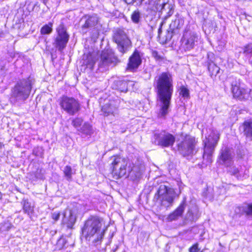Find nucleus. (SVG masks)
Listing matches in <instances>:
<instances>
[{
	"mask_svg": "<svg viewBox=\"0 0 252 252\" xmlns=\"http://www.w3.org/2000/svg\"><path fill=\"white\" fill-rule=\"evenodd\" d=\"M159 4V6L161 7V12L162 13H166V15L165 16V19H167L170 17L173 13V6L168 3L163 2L162 3H158Z\"/></svg>",
	"mask_w": 252,
	"mask_h": 252,
	"instance_id": "bb28decb",
	"label": "nucleus"
},
{
	"mask_svg": "<svg viewBox=\"0 0 252 252\" xmlns=\"http://www.w3.org/2000/svg\"><path fill=\"white\" fill-rule=\"evenodd\" d=\"M127 4H132L136 2L137 0H124Z\"/></svg>",
	"mask_w": 252,
	"mask_h": 252,
	"instance_id": "c03bdc74",
	"label": "nucleus"
},
{
	"mask_svg": "<svg viewBox=\"0 0 252 252\" xmlns=\"http://www.w3.org/2000/svg\"><path fill=\"white\" fill-rule=\"evenodd\" d=\"M234 154L231 149L227 147H223L218 158V162L222 165L229 166L233 163Z\"/></svg>",
	"mask_w": 252,
	"mask_h": 252,
	"instance_id": "4468645a",
	"label": "nucleus"
},
{
	"mask_svg": "<svg viewBox=\"0 0 252 252\" xmlns=\"http://www.w3.org/2000/svg\"><path fill=\"white\" fill-rule=\"evenodd\" d=\"M44 170L42 169L38 168L35 172V177L37 179H43L44 178Z\"/></svg>",
	"mask_w": 252,
	"mask_h": 252,
	"instance_id": "4c0bfd02",
	"label": "nucleus"
},
{
	"mask_svg": "<svg viewBox=\"0 0 252 252\" xmlns=\"http://www.w3.org/2000/svg\"><path fill=\"white\" fill-rule=\"evenodd\" d=\"M78 131L86 136H91L93 134L94 130L92 126L88 122H84L82 126L78 129Z\"/></svg>",
	"mask_w": 252,
	"mask_h": 252,
	"instance_id": "a878e982",
	"label": "nucleus"
},
{
	"mask_svg": "<svg viewBox=\"0 0 252 252\" xmlns=\"http://www.w3.org/2000/svg\"><path fill=\"white\" fill-rule=\"evenodd\" d=\"M208 69L210 73L211 76H216L220 72V67L214 63L211 62L208 63Z\"/></svg>",
	"mask_w": 252,
	"mask_h": 252,
	"instance_id": "c756f323",
	"label": "nucleus"
},
{
	"mask_svg": "<svg viewBox=\"0 0 252 252\" xmlns=\"http://www.w3.org/2000/svg\"><path fill=\"white\" fill-rule=\"evenodd\" d=\"M241 128L243 130L244 135L252 140V120L245 121L241 126Z\"/></svg>",
	"mask_w": 252,
	"mask_h": 252,
	"instance_id": "393cba45",
	"label": "nucleus"
},
{
	"mask_svg": "<svg viewBox=\"0 0 252 252\" xmlns=\"http://www.w3.org/2000/svg\"><path fill=\"white\" fill-rule=\"evenodd\" d=\"M197 39L198 36L196 33L187 32L183 36L182 45L186 50H190L193 48Z\"/></svg>",
	"mask_w": 252,
	"mask_h": 252,
	"instance_id": "a211bd4d",
	"label": "nucleus"
},
{
	"mask_svg": "<svg viewBox=\"0 0 252 252\" xmlns=\"http://www.w3.org/2000/svg\"><path fill=\"white\" fill-rule=\"evenodd\" d=\"M84 24L81 28V32L86 34L89 32L93 40L96 39L100 32L102 31V25L100 19L96 14L85 15L83 17Z\"/></svg>",
	"mask_w": 252,
	"mask_h": 252,
	"instance_id": "20e7f679",
	"label": "nucleus"
},
{
	"mask_svg": "<svg viewBox=\"0 0 252 252\" xmlns=\"http://www.w3.org/2000/svg\"><path fill=\"white\" fill-rule=\"evenodd\" d=\"M220 133L217 130H212L204 141L203 160H206V164L212 161V155L220 139Z\"/></svg>",
	"mask_w": 252,
	"mask_h": 252,
	"instance_id": "423d86ee",
	"label": "nucleus"
},
{
	"mask_svg": "<svg viewBox=\"0 0 252 252\" xmlns=\"http://www.w3.org/2000/svg\"><path fill=\"white\" fill-rule=\"evenodd\" d=\"M154 86L157 94L158 116L164 117L168 113L171 97L174 92L173 80L171 74L162 72L155 78Z\"/></svg>",
	"mask_w": 252,
	"mask_h": 252,
	"instance_id": "f257e3e1",
	"label": "nucleus"
},
{
	"mask_svg": "<svg viewBox=\"0 0 252 252\" xmlns=\"http://www.w3.org/2000/svg\"><path fill=\"white\" fill-rule=\"evenodd\" d=\"M113 40L117 44L118 49L123 55L131 48V42L124 30L117 29L113 34Z\"/></svg>",
	"mask_w": 252,
	"mask_h": 252,
	"instance_id": "6e6552de",
	"label": "nucleus"
},
{
	"mask_svg": "<svg viewBox=\"0 0 252 252\" xmlns=\"http://www.w3.org/2000/svg\"><path fill=\"white\" fill-rule=\"evenodd\" d=\"M199 250L198 248V245L196 244L193 245L189 249V252H199Z\"/></svg>",
	"mask_w": 252,
	"mask_h": 252,
	"instance_id": "79ce46f5",
	"label": "nucleus"
},
{
	"mask_svg": "<svg viewBox=\"0 0 252 252\" xmlns=\"http://www.w3.org/2000/svg\"><path fill=\"white\" fill-rule=\"evenodd\" d=\"M22 203L24 212L29 216L32 214L33 212V207L31 203L28 200L24 199Z\"/></svg>",
	"mask_w": 252,
	"mask_h": 252,
	"instance_id": "cd10ccee",
	"label": "nucleus"
},
{
	"mask_svg": "<svg viewBox=\"0 0 252 252\" xmlns=\"http://www.w3.org/2000/svg\"><path fill=\"white\" fill-rule=\"evenodd\" d=\"M152 55L153 57L157 61H161L163 59V56L160 55L157 51L153 50Z\"/></svg>",
	"mask_w": 252,
	"mask_h": 252,
	"instance_id": "58836bf2",
	"label": "nucleus"
},
{
	"mask_svg": "<svg viewBox=\"0 0 252 252\" xmlns=\"http://www.w3.org/2000/svg\"><path fill=\"white\" fill-rule=\"evenodd\" d=\"M180 94L184 98H188L189 97V90L185 86H181L180 88Z\"/></svg>",
	"mask_w": 252,
	"mask_h": 252,
	"instance_id": "c9c22d12",
	"label": "nucleus"
},
{
	"mask_svg": "<svg viewBox=\"0 0 252 252\" xmlns=\"http://www.w3.org/2000/svg\"><path fill=\"white\" fill-rule=\"evenodd\" d=\"M237 209L240 210V207H238Z\"/></svg>",
	"mask_w": 252,
	"mask_h": 252,
	"instance_id": "09e8293b",
	"label": "nucleus"
},
{
	"mask_svg": "<svg viewBox=\"0 0 252 252\" xmlns=\"http://www.w3.org/2000/svg\"><path fill=\"white\" fill-rule=\"evenodd\" d=\"M57 36L55 39L56 47L60 51L65 47L69 39V35L63 24H61L57 28Z\"/></svg>",
	"mask_w": 252,
	"mask_h": 252,
	"instance_id": "ddd939ff",
	"label": "nucleus"
},
{
	"mask_svg": "<svg viewBox=\"0 0 252 252\" xmlns=\"http://www.w3.org/2000/svg\"><path fill=\"white\" fill-rule=\"evenodd\" d=\"M61 107L70 115H74L80 109L79 101L72 97L63 96L59 99Z\"/></svg>",
	"mask_w": 252,
	"mask_h": 252,
	"instance_id": "9d476101",
	"label": "nucleus"
},
{
	"mask_svg": "<svg viewBox=\"0 0 252 252\" xmlns=\"http://www.w3.org/2000/svg\"><path fill=\"white\" fill-rule=\"evenodd\" d=\"M120 61L111 49L101 52L98 61V67L100 71L103 72L115 66Z\"/></svg>",
	"mask_w": 252,
	"mask_h": 252,
	"instance_id": "0eeeda50",
	"label": "nucleus"
},
{
	"mask_svg": "<svg viewBox=\"0 0 252 252\" xmlns=\"http://www.w3.org/2000/svg\"><path fill=\"white\" fill-rule=\"evenodd\" d=\"M63 171L65 178L68 181H71L72 180V175L75 174L76 173V170L72 168L69 165L65 166L64 167Z\"/></svg>",
	"mask_w": 252,
	"mask_h": 252,
	"instance_id": "c85d7f7f",
	"label": "nucleus"
},
{
	"mask_svg": "<svg viewBox=\"0 0 252 252\" xmlns=\"http://www.w3.org/2000/svg\"><path fill=\"white\" fill-rule=\"evenodd\" d=\"M185 201H183L175 211L168 215V217L167 218V220L169 221H171L177 220L182 215L185 209Z\"/></svg>",
	"mask_w": 252,
	"mask_h": 252,
	"instance_id": "b1692460",
	"label": "nucleus"
},
{
	"mask_svg": "<svg viewBox=\"0 0 252 252\" xmlns=\"http://www.w3.org/2000/svg\"><path fill=\"white\" fill-rule=\"evenodd\" d=\"M243 210L248 216H252V204H246L242 207Z\"/></svg>",
	"mask_w": 252,
	"mask_h": 252,
	"instance_id": "e433bc0d",
	"label": "nucleus"
},
{
	"mask_svg": "<svg viewBox=\"0 0 252 252\" xmlns=\"http://www.w3.org/2000/svg\"><path fill=\"white\" fill-rule=\"evenodd\" d=\"M184 20L179 15H176L175 19L173 20L169 26L168 33L166 35V40H170L173 35V33L176 32V30L181 29L184 25Z\"/></svg>",
	"mask_w": 252,
	"mask_h": 252,
	"instance_id": "6ab92c4d",
	"label": "nucleus"
},
{
	"mask_svg": "<svg viewBox=\"0 0 252 252\" xmlns=\"http://www.w3.org/2000/svg\"><path fill=\"white\" fill-rule=\"evenodd\" d=\"M154 136L155 144L162 147L172 146L175 141V136L164 130L155 133Z\"/></svg>",
	"mask_w": 252,
	"mask_h": 252,
	"instance_id": "f8f14e48",
	"label": "nucleus"
},
{
	"mask_svg": "<svg viewBox=\"0 0 252 252\" xmlns=\"http://www.w3.org/2000/svg\"><path fill=\"white\" fill-rule=\"evenodd\" d=\"M160 0H159V1H160Z\"/></svg>",
	"mask_w": 252,
	"mask_h": 252,
	"instance_id": "8fccbe9b",
	"label": "nucleus"
},
{
	"mask_svg": "<svg viewBox=\"0 0 252 252\" xmlns=\"http://www.w3.org/2000/svg\"><path fill=\"white\" fill-rule=\"evenodd\" d=\"M244 54L248 57H252V44H249L244 47Z\"/></svg>",
	"mask_w": 252,
	"mask_h": 252,
	"instance_id": "f704fd0d",
	"label": "nucleus"
},
{
	"mask_svg": "<svg viewBox=\"0 0 252 252\" xmlns=\"http://www.w3.org/2000/svg\"><path fill=\"white\" fill-rule=\"evenodd\" d=\"M111 168L112 174L117 178H121L126 175L127 160L120 156H114L111 158Z\"/></svg>",
	"mask_w": 252,
	"mask_h": 252,
	"instance_id": "1a4fd4ad",
	"label": "nucleus"
},
{
	"mask_svg": "<svg viewBox=\"0 0 252 252\" xmlns=\"http://www.w3.org/2000/svg\"><path fill=\"white\" fill-rule=\"evenodd\" d=\"M128 176L132 180L139 179L142 174L143 167L142 165H133L128 167Z\"/></svg>",
	"mask_w": 252,
	"mask_h": 252,
	"instance_id": "412c9836",
	"label": "nucleus"
},
{
	"mask_svg": "<svg viewBox=\"0 0 252 252\" xmlns=\"http://www.w3.org/2000/svg\"><path fill=\"white\" fill-rule=\"evenodd\" d=\"M2 146H3V145H2V143L0 142V150L2 148Z\"/></svg>",
	"mask_w": 252,
	"mask_h": 252,
	"instance_id": "49530a36",
	"label": "nucleus"
},
{
	"mask_svg": "<svg viewBox=\"0 0 252 252\" xmlns=\"http://www.w3.org/2000/svg\"><path fill=\"white\" fill-rule=\"evenodd\" d=\"M117 109V102L110 101L109 103L104 105L101 109L102 112L104 116H108L110 114H114Z\"/></svg>",
	"mask_w": 252,
	"mask_h": 252,
	"instance_id": "5701e85b",
	"label": "nucleus"
},
{
	"mask_svg": "<svg viewBox=\"0 0 252 252\" xmlns=\"http://www.w3.org/2000/svg\"><path fill=\"white\" fill-rule=\"evenodd\" d=\"M12 227V225L9 223H5L3 225L4 229L6 230H9Z\"/></svg>",
	"mask_w": 252,
	"mask_h": 252,
	"instance_id": "37998d69",
	"label": "nucleus"
},
{
	"mask_svg": "<svg viewBox=\"0 0 252 252\" xmlns=\"http://www.w3.org/2000/svg\"><path fill=\"white\" fill-rule=\"evenodd\" d=\"M2 197V194L1 193V192L0 191V199H1Z\"/></svg>",
	"mask_w": 252,
	"mask_h": 252,
	"instance_id": "de8ad7c7",
	"label": "nucleus"
},
{
	"mask_svg": "<svg viewBox=\"0 0 252 252\" xmlns=\"http://www.w3.org/2000/svg\"><path fill=\"white\" fill-rule=\"evenodd\" d=\"M34 80L31 77L19 80L11 90L10 101L13 103L24 102L30 96Z\"/></svg>",
	"mask_w": 252,
	"mask_h": 252,
	"instance_id": "7ed1b4c3",
	"label": "nucleus"
},
{
	"mask_svg": "<svg viewBox=\"0 0 252 252\" xmlns=\"http://www.w3.org/2000/svg\"><path fill=\"white\" fill-rule=\"evenodd\" d=\"M141 18V13L139 10L134 11L131 15L132 21L135 24H138L140 21Z\"/></svg>",
	"mask_w": 252,
	"mask_h": 252,
	"instance_id": "473e14b6",
	"label": "nucleus"
},
{
	"mask_svg": "<svg viewBox=\"0 0 252 252\" xmlns=\"http://www.w3.org/2000/svg\"><path fill=\"white\" fill-rule=\"evenodd\" d=\"M227 167V171L231 175L235 176L238 179H242L243 178H247L248 171L245 167L243 168L241 165H230Z\"/></svg>",
	"mask_w": 252,
	"mask_h": 252,
	"instance_id": "aec40b11",
	"label": "nucleus"
},
{
	"mask_svg": "<svg viewBox=\"0 0 252 252\" xmlns=\"http://www.w3.org/2000/svg\"><path fill=\"white\" fill-rule=\"evenodd\" d=\"M83 120L81 118H75L72 121V125L78 131V129L81 127L84 123Z\"/></svg>",
	"mask_w": 252,
	"mask_h": 252,
	"instance_id": "72a5a7b5",
	"label": "nucleus"
},
{
	"mask_svg": "<svg viewBox=\"0 0 252 252\" xmlns=\"http://www.w3.org/2000/svg\"><path fill=\"white\" fill-rule=\"evenodd\" d=\"M133 85L132 81H126L122 80H115L112 85V88L113 89L119 90L121 92L126 93L128 90V88Z\"/></svg>",
	"mask_w": 252,
	"mask_h": 252,
	"instance_id": "4be33fe9",
	"label": "nucleus"
},
{
	"mask_svg": "<svg viewBox=\"0 0 252 252\" xmlns=\"http://www.w3.org/2000/svg\"><path fill=\"white\" fill-rule=\"evenodd\" d=\"M65 244L66 240L65 239L63 238H60L57 242V246L59 249H61L65 246Z\"/></svg>",
	"mask_w": 252,
	"mask_h": 252,
	"instance_id": "ea45409f",
	"label": "nucleus"
},
{
	"mask_svg": "<svg viewBox=\"0 0 252 252\" xmlns=\"http://www.w3.org/2000/svg\"><path fill=\"white\" fill-rule=\"evenodd\" d=\"M61 214L59 212H54L51 214V218L55 222L58 221L60 217Z\"/></svg>",
	"mask_w": 252,
	"mask_h": 252,
	"instance_id": "a19ab883",
	"label": "nucleus"
},
{
	"mask_svg": "<svg viewBox=\"0 0 252 252\" xmlns=\"http://www.w3.org/2000/svg\"><path fill=\"white\" fill-rule=\"evenodd\" d=\"M195 146V139L190 135H186L183 141L177 144L178 150L184 157L193 154Z\"/></svg>",
	"mask_w": 252,
	"mask_h": 252,
	"instance_id": "9b49d317",
	"label": "nucleus"
},
{
	"mask_svg": "<svg viewBox=\"0 0 252 252\" xmlns=\"http://www.w3.org/2000/svg\"><path fill=\"white\" fill-rule=\"evenodd\" d=\"M175 197V192L173 189L161 185L155 195L154 200H159L161 206L167 208L172 206Z\"/></svg>",
	"mask_w": 252,
	"mask_h": 252,
	"instance_id": "39448f33",
	"label": "nucleus"
},
{
	"mask_svg": "<svg viewBox=\"0 0 252 252\" xmlns=\"http://www.w3.org/2000/svg\"><path fill=\"white\" fill-rule=\"evenodd\" d=\"M106 229L107 227L104 226L103 219L93 216L86 221L82 230L86 240L97 246L101 244Z\"/></svg>",
	"mask_w": 252,
	"mask_h": 252,
	"instance_id": "f03ea898",
	"label": "nucleus"
},
{
	"mask_svg": "<svg viewBox=\"0 0 252 252\" xmlns=\"http://www.w3.org/2000/svg\"><path fill=\"white\" fill-rule=\"evenodd\" d=\"M95 61V58L93 55H90L87 57V59L85 61L84 63L85 64L87 68L90 70H92L94 68Z\"/></svg>",
	"mask_w": 252,
	"mask_h": 252,
	"instance_id": "7c9ffc66",
	"label": "nucleus"
},
{
	"mask_svg": "<svg viewBox=\"0 0 252 252\" xmlns=\"http://www.w3.org/2000/svg\"><path fill=\"white\" fill-rule=\"evenodd\" d=\"M53 23L49 22L48 24H46L43 26L40 29V32L41 34H48L52 32L53 29Z\"/></svg>",
	"mask_w": 252,
	"mask_h": 252,
	"instance_id": "2f4dec72",
	"label": "nucleus"
},
{
	"mask_svg": "<svg viewBox=\"0 0 252 252\" xmlns=\"http://www.w3.org/2000/svg\"><path fill=\"white\" fill-rule=\"evenodd\" d=\"M144 1V0H137V1L138 2L137 3V4L140 5Z\"/></svg>",
	"mask_w": 252,
	"mask_h": 252,
	"instance_id": "a18cd8bd",
	"label": "nucleus"
},
{
	"mask_svg": "<svg viewBox=\"0 0 252 252\" xmlns=\"http://www.w3.org/2000/svg\"><path fill=\"white\" fill-rule=\"evenodd\" d=\"M76 220V212L75 210L66 209L63 213L62 223L67 228H72Z\"/></svg>",
	"mask_w": 252,
	"mask_h": 252,
	"instance_id": "dca6fc26",
	"label": "nucleus"
},
{
	"mask_svg": "<svg viewBox=\"0 0 252 252\" xmlns=\"http://www.w3.org/2000/svg\"><path fill=\"white\" fill-rule=\"evenodd\" d=\"M231 90L234 96L240 98H244L248 96L250 92L249 89L243 88L240 80L236 79L231 82Z\"/></svg>",
	"mask_w": 252,
	"mask_h": 252,
	"instance_id": "2eb2a0df",
	"label": "nucleus"
},
{
	"mask_svg": "<svg viewBox=\"0 0 252 252\" xmlns=\"http://www.w3.org/2000/svg\"><path fill=\"white\" fill-rule=\"evenodd\" d=\"M142 56L141 52L135 50L128 59L127 69L132 71L137 69L141 64Z\"/></svg>",
	"mask_w": 252,
	"mask_h": 252,
	"instance_id": "f3484780",
	"label": "nucleus"
}]
</instances>
